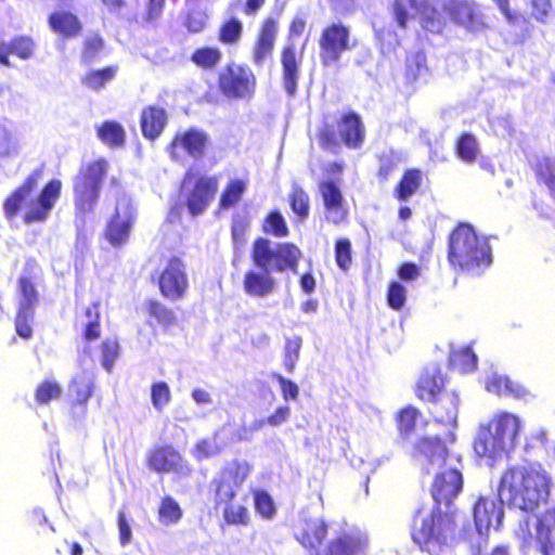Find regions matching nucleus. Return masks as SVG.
Returning a JSON list of instances; mask_svg holds the SVG:
<instances>
[{
    "mask_svg": "<svg viewBox=\"0 0 555 555\" xmlns=\"http://www.w3.org/2000/svg\"><path fill=\"white\" fill-rule=\"evenodd\" d=\"M463 488H431L435 507L424 517L418 527L412 532V538L421 548L431 552L441 548L455 540L459 532V521L455 511L449 509L454 499Z\"/></svg>",
    "mask_w": 555,
    "mask_h": 555,
    "instance_id": "nucleus-1",
    "label": "nucleus"
},
{
    "mask_svg": "<svg viewBox=\"0 0 555 555\" xmlns=\"http://www.w3.org/2000/svg\"><path fill=\"white\" fill-rule=\"evenodd\" d=\"M521 429L520 418L508 412H499L487 424H480L475 442V453L492 466V463L513 450Z\"/></svg>",
    "mask_w": 555,
    "mask_h": 555,
    "instance_id": "nucleus-2",
    "label": "nucleus"
},
{
    "mask_svg": "<svg viewBox=\"0 0 555 555\" xmlns=\"http://www.w3.org/2000/svg\"><path fill=\"white\" fill-rule=\"evenodd\" d=\"M449 261L470 274H481L492 262L488 238L478 236L468 224L459 225L450 236Z\"/></svg>",
    "mask_w": 555,
    "mask_h": 555,
    "instance_id": "nucleus-3",
    "label": "nucleus"
},
{
    "mask_svg": "<svg viewBox=\"0 0 555 555\" xmlns=\"http://www.w3.org/2000/svg\"><path fill=\"white\" fill-rule=\"evenodd\" d=\"M328 526L320 518L306 519L297 541L309 551L310 555H362L367 547V538L361 533H343L332 540L327 547H321L327 537Z\"/></svg>",
    "mask_w": 555,
    "mask_h": 555,
    "instance_id": "nucleus-4",
    "label": "nucleus"
},
{
    "mask_svg": "<svg viewBox=\"0 0 555 555\" xmlns=\"http://www.w3.org/2000/svg\"><path fill=\"white\" fill-rule=\"evenodd\" d=\"M38 183V176L31 175L25 183L4 204L5 214L13 217L20 209H25L26 223L44 221L52 210L61 193V181H50L39 196L34 197L33 191Z\"/></svg>",
    "mask_w": 555,
    "mask_h": 555,
    "instance_id": "nucleus-5",
    "label": "nucleus"
},
{
    "mask_svg": "<svg viewBox=\"0 0 555 555\" xmlns=\"http://www.w3.org/2000/svg\"><path fill=\"white\" fill-rule=\"evenodd\" d=\"M392 15L399 27L405 28L409 21L418 16L423 29L440 34L451 18V2L438 0H395Z\"/></svg>",
    "mask_w": 555,
    "mask_h": 555,
    "instance_id": "nucleus-6",
    "label": "nucleus"
},
{
    "mask_svg": "<svg viewBox=\"0 0 555 555\" xmlns=\"http://www.w3.org/2000/svg\"><path fill=\"white\" fill-rule=\"evenodd\" d=\"M108 169L109 164L104 158L80 167L73 182L74 202L78 215L85 216L94 210Z\"/></svg>",
    "mask_w": 555,
    "mask_h": 555,
    "instance_id": "nucleus-7",
    "label": "nucleus"
},
{
    "mask_svg": "<svg viewBox=\"0 0 555 555\" xmlns=\"http://www.w3.org/2000/svg\"><path fill=\"white\" fill-rule=\"evenodd\" d=\"M38 287L39 275L36 272L25 270L17 280L15 328L16 333L25 339L33 335L35 311L40 301Z\"/></svg>",
    "mask_w": 555,
    "mask_h": 555,
    "instance_id": "nucleus-8",
    "label": "nucleus"
},
{
    "mask_svg": "<svg viewBox=\"0 0 555 555\" xmlns=\"http://www.w3.org/2000/svg\"><path fill=\"white\" fill-rule=\"evenodd\" d=\"M300 250L289 243H272L260 237L255 241L251 258L257 268L268 272H283L291 269L296 272Z\"/></svg>",
    "mask_w": 555,
    "mask_h": 555,
    "instance_id": "nucleus-9",
    "label": "nucleus"
},
{
    "mask_svg": "<svg viewBox=\"0 0 555 555\" xmlns=\"http://www.w3.org/2000/svg\"><path fill=\"white\" fill-rule=\"evenodd\" d=\"M420 454L424 455L431 465L437 464L439 470L435 475L433 486H463L460 462L455 465L446 463L447 447L438 438H423L416 446Z\"/></svg>",
    "mask_w": 555,
    "mask_h": 555,
    "instance_id": "nucleus-10",
    "label": "nucleus"
},
{
    "mask_svg": "<svg viewBox=\"0 0 555 555\" xmlns=\"http://www.w3.org/2000/svg\"><path fill=\"white\" fill-rule=\"evenodd\" d=\"M356 47V40L352 39L348 26L341 22L332 23L326 26L320 36V60L323 65L331 66L336 64L346 51H351Z\"/></svg>",
    "mask_w": 555,
    "mask_h": 555,
    "instance_id": "nucleus-11",
    "label": "nucleus"
},
{
    "mask_svg": "<svg viewBox=\"0 0 555 555\" xmlns=\"http://www.w3.org/2000/svg\"><path fill=\"white\" fill-rule=\"evenodd\" d=\"M135 220V208L130 198L120 197L105 229V238L114 247H121L129 237Z\"/></svg>",
    "mask_w": 555,
    "mask_h": 555,
    "instance_id": "nucleus-12",
    "label": "nucleus"
},
{
    "mask_svg": "<svg viewBox=\"0 0 555 555\" xmlns=\"http://www.w3.org/2000/svg\"><path fill=\"white\" fill-rule=\"evenodd\" d=\"M256 79L253 72L243 65L231 63L219 75V86L228 98L244 99L255 91Z\"/></svg>",
    "mask_w": 555,
    "mask_h": 555,
    "instance_id": "nucleus-13",
    "label": "nucleus"
},
{
    "mask_svg": "<svg viewBox=\"0 0 555 555\" xmlns=\"http://www.w3.org/2000/svg\"><path fill=\"white\" fill-rule=\"evenodd\" d=\"M209 145L210 138L208 133L203 129L192 127L175 135L168 152L175 160H179L182 154L197 160L204 157Z\"/></svg>",
    "mask_w": 555,
    "mask_h": 555,
    "instance_id": "nucleus-14",
    "label": "nucleus"
},
{
    "mask_svg": "<svg viewBox=\"0 0 555 555\" xmlns=\"http://www.w3.org/2000/svg\"><path fill=\"white\" fill-rule=\"evenodd\" d=\"M149 466L158 473H171L178 477H186L191 473L189 463L172 446H158L147 456Z\"/></svg>",
    "mask_w": 555,
    "mask_h": 555,
    "instance_id": "nucleus-15",
    "label": "nucleus"
},
{
    "mask_svg": "<svg viewBox=\"0 0 555 555\" xmlns=\"http://www.w3.org/2000/svg\"><path fill=\"white\" fill-rule=\"evenodd\" d=\"M185 269L184 262L179 258L175 257L168 261L159 278L163 296L170 300H179L185 295L189 288Z\"/></svg>",
    "mask_w": 555,
    "mask_h": 555,
    "instance_id": "nucleus-16",
    "label": "nucleus"
},
{
    "mask_svg": "<svg viewBox=\"0 0 555 555\" xmlns=\"http://www.w3.org/2000/svg\"><path fill=\"white\" fill-rule=\"evenodd\" d=\"M551 478L537 463L509 466L501 476L499 486H548Z\"/></svg>",
    "mask_w": 555,
    "mask_h": 555,
    "instance_id": "nucleus-17",
    "label": "nucleus"
},
{
    "mask_svg": "<svg viewBox=\"0 0 555 555\" xmlns=\"http://www.w3.org/2000/svg\"><path fill=\"white\" fill-rule=\"evenodd\" d=\"M505 488H498L496 499L480 496L474 505V520L481 530L499 529L503 519V499Z\"/></svg>",
    "mask_w": 555,
    "mask_h": 555,
    "instance_id": "nucleus-18",
    "label": "nucleus"
},
{
    "mask_svg": "<svg viewBox=\"0 0 555 555\" xmlns=\"http://www.w3.org/2000/svg\"><path fill=\"white\" fill-rule=\"evenodd\" d=\"M451 20L469 31H480L488 27L486 14L474 2H451Z\"/></svg>",
    "mask_w": 555,
    "mask_h": 555,
    "instance_id": "nucleus-19",
    "label": "nucleus"
},
{
    "mask_svg": "<svg viewBox=\"0 0 555 555\" xmlns=\"http://www.w3.org/2000/svg\"><path fill=\"white\" fill-rule=\"evenodd\" d=\"M218 189L216 177H201L186 198V205L193 216L203 214Z\"/></svg>",
    "mask_w": 555,
    "mask_h": 555,
    "instance_id": "nucleus-20",
    "label": "nucleus"
},
{
    "mask_svg": "<svg viewBox=\"0 0 555 555\" xmlns=\"http://www.w3.org/2000/svg\"><path fill=\"white\" fill-rule=\"evenodd\" d=\"M550 488H505L508 504L525 512H532L548 498Z\"/></svg>",
    "mask_w": 555,
    "mask_h": 555,
    "instance_id": "nucleus-21",
    "label": "nucleus"
},
{
    "mask_svg": "<svg viewBox=\"0 0 555 555\" xmlns=\"http://www.w3.org/2000/svg\"><path fill=\"white\" fill-rule=\"evenodd\" d=\"M320 192L326 210V219L335 224L343 222L347 218L348 209L339 188L333 182H323L320 184Z\"/></svg>",
    "mask_w": 555,
    "mask_h": 555,
    "instance_id": "nucleus-22",
    "label": "nucleus"
},
{
    "mask_svg": "<svg viewBox=\"0 0 555 555\" xmlns=\"http://www.w3.org/2000/svg\"><path fill=\"white\" fill-rule=\"evenodd\" d=\"M534 539L542 555H555V508L546 509L538 518Z\"/></svg>",
    "mask_w": 555,
    "mask_h": 555,
    "instance_id": "nucleus-23",
    "label": "nucleus"
},
{
    "mask_svg": "<svg viewBox=\"0 0 555 555\" xmlns=\"http://www.w3.org/2000/svg\"><path fill=\"white\" fill-rule=\"evenodd\" d=\"M275 286V279L271 275V272L266 270H249L243 279L244 292L250 297H268L274 292Z\"/></svg>",
    "mask_w": 555,
    "mask_h": 555,
    "instance_id": "nucleus-24",
    "label": "nucleus"
},
{
    "mask_svg": "<svg viewBox=\"0 0 555 555\" xmlns=\"http://www.w3.org/2000/svg\"><path fill=\"white\" fill-rule=\"evenodd\" d=\"M278 35V22L274 18H267L259 31L257 42L254 48V63L261 66L272 54L275 38Z\"/></svg>",
    "mask_w": 555,
    "mask_h": 555,
    "instance_id": "nucleus-25",
    "label": "nucleus"
},
{
    "mask_svg": "<svg viewBox=\"0 0 555 555\" xmlns=\"http://www.w3.org/2000/svg\"><path fill=\"white\" fill-rule=\"evenodd\" d=\"M430 402V413L438 423L456 426L459 397L455 392H442Z\"/></svg>",
    "mask_w": 555,
    "mask_h": 555,
    "instance_id": "nucleus-26",
    "label": "nucleus"
},
{
    "mask_svg": "<svg viewBox=\"0 0 555 555\" xmlns=\"http://www.w3.org/2000/svg\"><path fill=\"white\" fill-rule=\"evenodd\" d=\"M485 387L487 391L498 396H511L520 399L527 395L524 386L496 372H492L487 376Z\"/></svg>",
    "mask_w": 555,
    "mask_h": 555,
    "instance_id": "nucleus-27",
    "label": "nucleus"
},
{
    "mask_svg": "<svg viewBox=\"0 0 555 555\" xmlns=\"http://www.w3.org/2000/svg\"><path fill=\"white\" fill-rule=\"evenodd\" d=\"M338 132L341 141L349 147H359L364 140V127L358 115L350 113L344 115L338 122Z\"/></svg>",
    "mask_w": 555,
    "mask_h": 555,
    "instance_id": "nucleus-28",
    "label": "nucleus"
},
{
    "mask_svg": "<svg viewBox=\"0 0 555 555\" xmlns=\"http://www.w3.org/2000/svg\"><path fill=\"white\" fill-rule=\"evenodd\" d=\"M444 386V379L438 367L433 366L427 369L425 373L420 377L417 383L416 393L420 399L425 401L435 400L440 393Z\"/></svg>",
    "mask_w": 555,
    "mask_h": 555,
    "instance_id": "nucleus-29",
    "label": "nucleus"
},
{
    "mask_svg": "<svg viewBox=\"0 0 555 555\" xmlns=\"http://www.w3.org/2000/svg\"><path fill=\"white\" fill-rule=\"evenodd\" d=\"M167 124V114L164 108L150 106L141 114V129L145 138L154 140L160 135Z\"/></svg>",
    "mask_w": 555,
    "mask_h": 555,
    "instance_id": "nucleus-30",
    "label": "nucleus"
},
{
    "mask_svg": "<svg viewBox=\"0 0 555 555\" xmlns=\"http://www.w3.org/2000/svg\"><path fill=\"white\" fill-rule=\"evenodd\" d=\"M250 465L246 461H232L220 472L218 486H240L250 474Z\"/></svg>",
    "mask_w": 555,
    "mask_h": 555,
    "instance_id": "nucleus-31",
    "label": "nucleus"
},
{
    "mask_svg": "<svg viewBox=\"0 0 555 555\" xmlns=\"http://www.w3.org/2000/svg\"><path fill=\"white\" fill-rule=\"evenodd\" d=\"M93 372L89 369L82 370L72 380L69 385V396L76 403L85 405L92 395Z\"/></svg>",
    "mask_w": 555,
    "mask_h": 555,
    "instance_id": "nucleus-32",
    "label": "nucleus"
},
{
    "mask_svg": "<svg viewBox=\"0 0 555 555\" xmlns=\"http://www.w3.org/2000/svg\"><path fill=\"white\" fill-rule=\"evenodd\" d=\"M228 499L223 508V519L227 525L248 526L250 524V513L245 504L233 501L235 493L231 489L225 493Z\"/></svg>",
    "mask_w": 555,
    "mask_h": 555,
    "instance_id": "nucleus-33",
    "label": "nucleus"
},
{
    "mask_svg": "<svg viewBox=\"0 0 555 555\" xmlns=\"http://www.w3.org/2000/svg\"><path fill=\"white\" fill-rule=\"evenodd\" d=\"M34 53V42L26 37L12 40L8 44L0 47V63L10 66V55H16L22 60L29 59Z\"/></svg>",
    "mask_w": 555,
    "mask_h": 555,
    "instance_id": "nucleus-34",
    "label": "nucleus"
},
{
    "mask_svg": "<svg viewBox=\"0 0 555 555\" xmlns=\"http://www.w3.org/2000/svg\"><path fill=\"white\" fill-rule=\"evenodd\" d=\"M247 188V179H230L221 194L219 202L220 208L229 209L235 206L242 199Z\"/></svg>",
    "mask_w": 555,
    "mask_h": 555,
    "instance_id": "nucleus-35",
    "label": "nucleus"
},
{
    "mask_svg": "<svg viewBox=\"0 0 555 555\" xmlns=\"http://www.w3.org/2000/svg\"><path fill=\"white\" fill-rule=\"evenodd\" d=\"M284 87L289 95H294L297 88V62L293 48H285L282 54Z\"/></svg>",
    "mask_w": 555,
    "mask_h": 555,
    "instance_id": "nucleus-36",
    "label": "nucleus"
},
{
    "mask_svg": "<svg viewBox=\"0 0 555 555\" xmlns=\"http://www.w3.org/2000/svg\"><path fill=\"white\" fill-rule=\"evenodd\" d=\"M118 66H108L102 69L90 70L81 78L82 85L93 91H100L115 79Z\"/></svg>",
    "mask_w": 555,
    "mask_h": 555,
    "instance_id": "nucleus-37",
    "label": "nucleus"
},
{
    "mask_svg": "<svg viewBox=\"0 0 555 555\" xmlns=\"http://www.w3.org/2000/svg\"><path fill=\"white\" fill-rule=\"evenodd\" d=\"M99 139L111 147H120L125 143L126 132L116 121H105L96 129Z\"/></svg>",
    "mask_w": 555,
    "mask_h": 555,
    "instance_id": "nucleus-38",
    "label": "nucleus"
},
{
    "mask_svg": "<svg viewBox=\"0 0 555 555\" xmlns=\"http://www.w3.org/2000/svg\"><path fill=\"white\" fill-rule=\"evenodd\" d=\"M50 25L54 31L65 37L75 36L80 30L77 17L67 12H57L50 16Z\"/></svg>",
    "mask_w": 555,
    "mask_h": 555,
    "instance_id": "nucleus-39",
    "label": "nucleus"
},
{
    "mask_svg": "<svg viewBox=\"0 0 555 555\" xmlns=\"http://www.w3.org/2000/svg\"><path fill=\"white\" fill-rule=\"evenodd\" d=\"M422 172L417 169L408 170L399 185L396 188V196L399 201H408L421 186Z\"/></svg>",
    "mask_w": 555,
    "mask_h": 555,
    "instance_id": "nucleus-40",
    "label": "nucleus"
},
{
    "mask_svg": "<svg viewBox=\"0 0 555 555\" xmlns=\"http://www.w3.org/2000/svg\"><path fill=\"white\" fill-rule=\"evenodd\" d=\"M477 357L469 347H461L452 350L450 354V364L453 369L467 373L476 367Z\"/></svg>",
    "mask_w": 555,
    "mask_h": 555,
    "instance_id": "nucleus-41",
    "label": "nucleus"
},
{
    "mask_svg": "<svg viewBox=\"0 0 555 555\" xmlns=\"http://www.w3.org/2000/svg\"><path fill=\"white\" fill-rule=\"evenodd\" d=\"M182 517V511L177 501L171 496L163 498L158 507V519L160 522L169 525L178 522Z\"/></svg>",
    "mask_w": 555,
    "mask_h": 555,
    "instance_id": "nucleus-42",
    "label": "nucleus"
},
{
    "mask_svg": "<svg viewBox=\"0 0 555 555\" xmlns=\"http://www.w3.org/2000/svg\"><path fill=\"white\" fill-rule=\"evenodd\" d=\"M221 51L218 48L205 47L194 51L191 60L199 67L209 69L221 61Z\"/></svg>",
    "mask_w": 555,
    "mask_h": 555,
    "instance_id": "nucleus-43",
    "label": "nucleus"
},
{
    "mask_svg": "<svg viewBox=\"0 0 555 555\" xmlns=\"http://www.w3.org/2000/svg\"><path fill=\"white\" fill-rule=\"evenodd\" d=\"M222 450L221 443H219L217 436L199 440L191 453L197 461H203L218 455Z\"/></svg>",
    "mask_w": 555,
    "mask_h": 555,
    "instance_id": "nucleus-44",
    "label": "nucleus"
},
{
    "mask_svg": "<svg viewBox=\"0 0 555 555\" xmlns=\"http://www.w3.org/2000/svg\"><path fill=\"white\" fill-rule=\"evenodd\" d=\"M457 156L466 162L474 163L479 154V146L474 135L469 133L463 134L456 144Z\"/></svg>",
    "mask_w": 555,
    "mask_h": 555,
    "instance_id": "nucleus-45",
    "label": "nucleus"
},
{
    "mask_svg": "<svg viewBox=\"0 0 555 555\" xmlns=\"http://www.w3.org/2000/svg\"><path fill=\"white\" fill-rule=\"evenodd\" d=\"M537 176L552 194H555V158L543 157L537 165Z\"/></svg>",
    "mask_w": 555,
    "mask_h": 555,
    "instance_id": "nucleus-46",
    "label": "nucleus"
},
{
    "mask_svg": "<svg viewBox=\"0 0 555 555\" xmlns=\"http://www.w3.org/2000/svg\"><path fill=\"white\" fill-rule=\"evenodd\" d=\"M83 325L85 338L87 340H93L100 337V310L98 302L86 309Z\"/></svg>",
    "mask_w": 555,
    "mask_h": 555,
    "instance_id": "nucleus-47",
    "label": "nucleus"
},
{
    "mask_svg": "<svg viewBox=\"0 0 555 555\" xmlns=\"http://www.w3.org/2000/svg\"><path fill=\"white\" fill-rule=\"evenodd\" d=\"M256 512L264 519H271L275 514V505L271 495L263 490L254 491Z\"/></svg>",
    "mask_w": 555,
    "mask_h": 555,
    "instance_id": "nucleus-48",
    "label": "nucleus"
},
{
    "mask_svg": "<svg viewBox=\"0 0 555 555\" xmlns=\"http://www.w3.org/2000/svg\"><path fill=\"white\" fill-rule=\"evenodd\" d=\"M20 144L15 135L4 126L0 125V158L17 155Z\"/></svg>",
    "mask_w": 555,
    "mask_h": 555,
    "instance_id": "nucleus-49",
    "label": "nucleus"
},
{
    "mask_svg": "<svg viewBox=\"0 0 555 555\" xmlns=\"http://www.w3.org/2000/svg\"><path fill=\"white\" fill-rule=\"evenodd\" d=\"M242 31V23L236 18H231L220 28L219 40L225 44H234L241 39Z\"/></svg>",
    "mask_w": 555,
    "mask_h": 555,
    "instance_id": "nucleus-50",
    "label": "nucleus"
},
{
    "mask_svg": "<svg viewBox=\"0 0 555 555\" xmlns=\"http://www.w3.org/2000/svg\"><path fill=\"white\" fill-rule=\"evenodd\" d=\"M152 404L157 411H163L171 400L169 386L165 382L155 383L151 389Z\"/></svg>",
    "mask_w": 555,
    "mask_h": 555,
    "instance_id": "nucleus-51",
    "label": "nucleus"
},
{
    "mask_svg": "<svg viewBox=\"0 0 555 555\" xmlns=\"http://www.w3.org/2000/svg\"><path fill=\"white\" fill-rule=\"evenodd\" d=\"M62 393L61 386L53 380H44L36 390V401L40 404L49 403L53 399H57Z\"/></svg>",
    "mask_w": 555,
    "mask_h": 555,
    "instance_id": "nucleus-52",
    "label": "nucleus"
},
{
    "mask_svg": "<svg viewBox=\"0 0 555 555\" xmlns=\"http://www.w3.org/2000/svg\"><path fill=\"white\" fill-rule=\"evenodd\" d=\"M530 16L540 24H546L552 12L551 0H529Z\"/></svg>",
    "mask_w": 555,
    "mask_h": 555,
    "instance_id": "nucleus-53",
    "label": "nucleus"
},
{
    "mask_svg": "<svg viewBox=\"0 0 555 555\" xmlns=\"http://www.w3.org/2000/svg\"><path fill=\"white\" fill-rule=\"evenodd\" d=\"M263 231L274 236L283 237L287 235L288 229L283 216L278 211H273L267 217Z\"/></svg>",
    "mask_w": 555,
    "mask_h": 555,
    "instance_id": "nucleus-54",
    "label": "nucleus"
},
{
    "mask_svg": "<svg viewBox=\"0 0 555 555\" xmlns=\"http://www.w3.org/2000/svg\"><path fill=\"white\" fill-rule=\"evenodd\" d=\"M335 259L337 266L347 271L351 264V243L348 238H339L335 245Z\"/></svg>",
    "mask_w": 555,
    "mask_h": 555,
    "instance_id": "nucleus-55",
    "label": "nucleus"
},
{
    "mask_svg": "<svg viewBox=\"0 0 555 555\" xmlns=\"http://www.w3.org/2000/svg\"><path fill=\"white\" fill-rule=\"evenodd\" d=\"M302 340L300 337H294L286 341L284 365L288 373H292L296 366V362L299 359V352Z\"/></svg>",
    "mask_w": 555,
    "mask_h": 555,
    "instance_id": "nucleus-56",
    "label": "nucleus"
},
{
    "mask_svg": "<svg viewBox=\"0 0 555 555\" xmlns=\"http://www.w3.org/2000/svg\"><path fill=\"white\" fill-rule=\"evenodd\" d=\"M291 206L293 211L301 218L309 214V196L300 188L295 186L291 195Z\"/></svg>",
    "mask_w": 555,
    "mask_h": 555,
    "instance_id": "nucleus-57",
    "label": "nucleus"
},
{
    "mask_svg": "<svg viewBox=\"0 0 555 555\" xmlns=\"http://www.w3.org/2000/svg\"><path fill=\"white\" fill-rule=\"evenodd\" d=\"M119 356V346L118 343L114 339H107L102 344V365L107 371L111 372L115 361Z\"/></svg>",
    "mask_w": 555,
    "mask_h": 555,
    "instance_id": "nucleus-58",
    "label": "nucleus"
},
{
    "mask_svg": "<svg viewBox=\"0 0 555 555\" xmlns=\"http://www.w3.org/2000/svg\"><path fill=\"white\" fill-rule=\"evenodd\" d=\"M103 40L98 35H89L85 41V49L82 52V59L85 62H93L100 52L103 50Z\"/></svg>",
    "mask_w": 555,
    "mask_h": 555,
    "instance_id": "nucleus-59",
    "label": "nucleus"
},
{
    "mask_svg": "<svg viewBox=\"0 0 555 555\" xmlns=\"http://www.w3.org/2000/svg\"><path fill=\"white\" fill-rule=\"evenodd\" d=\"M387 300L392 309L400 310L406 300L405 287L398 282H392L388 288Z\"/></svg>",
    "mask_w": 555,
    "mask_h": 555,
    "instance_id": "nucleus-60",
    "label": "nucleus"
},
{
    "mask_svg": "<svg viewBox=\"0 0 555 555\" xmlns=\"http://www.w3.org/2000/svg\"><path fill=\"white\" fill-rule=\"evenodd\" d=\"M149 312L152 317L156 318L159 323L165 326L171 325L175 322L173 312L157 301H151Z\"/></svg>",
    "mask_w": 555,
    "mask_h": 555,
    "instance_id": "nucleus-61",
    "label": "nucleus"
},
{
    "mask_svg": "<svg viewBox=\"0 0 555 555\" xmlns=\"http://www.w3.org/2000/svg\"><path fill=\"white\" fill-rule=\"evenodd\" d=\"M208 16L204 11L192 10L188 14L185 26L191 33L202 31L207 23Z\"/></svg>",
    "mask_w": 555,
    "mask_h": 555,
    "instance_id": "nucleus-62",
    "label": "nucleus"
},
{
    "mask_svg": "<svg viewBox=\"0 0 555 555\" xmlns=\"http://www.w3.org/2000/svg\"><path fill=\"white\" fill-rule=\"evenodd\" d=\"M418 412L414 408H405L403 409L398 417L399 428L402 433L409 434L415 425Z\"/></svg>",
    "mask_w": 555,
    "mask_h": 555,
    "instance_id": "nucleus-63",
    "label": "nucleus"
},
{
    "mask_svg": "<svg viewBox=\"0 0 555 555\" xmlns=\"http://www.w3.org/2000/svg\"><path fill=\"white\" fill-rule=\"evenodd\" d=\"M274 377L281 386L283 398L285 400H296L298 398L299 388L294 382L283 377L281 374H274Z\"/></svg>",
    "mask_w": 555,
    "mask_h": 555,
    "instance_id": "nucleus-64",
    "label": "nucleus"
}]
</instances>
